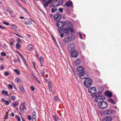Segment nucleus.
<instances>
[{
  "label": "nucleus",
  "mask_w": 121,
  "mask_h": 121,
  "mask_svg": "<svg viewBox=\"0 0 121 121\" xmlns=\"http://www.w3.org/2000/svg\"><path fill=\"white\" fill-rule=\"evenodd\" d=\"M77 69L79 73L78 74V75L82 79H83L85 78L84 76L87 75V73L86 74L85 72H84L83 68L80 66H79L77 68Z\"/></svg>",
  "instance_id": "obj_1"
},
{
  "label": "nucleus",
  "mask_w": 121,
  "mask_h": 121,
  "mask_svg": "<svg viewBox=\"0 0 121 121\" xmlns=\"http://www.w3.org/2000/svg\"><path fill=\"white\" fill-rule=\"evenodd\" d=\"M74 35L71 34L67 35L64 38L63 42L65 44H68L70 41L73 40L74 38Z\"/></svg>",
  "instance_id": "obj_2"
},
{
  "label": "nucleus",
  "mask_w": 121,
  "mask_h": 121,
  "mask_svg": "<svg viewBox=\"0 0 121 121\" xmlns=\"http://www.w3.org/2000/svg\"><path fill=\"white\" fill-rule=\"evenodd\" d=\"M85 80L83 82L84 85L86 87L88 88L90 87L92 83V80L89 78H85Z\"/></svg>",
  "instance_id": "obj_3"
},
{
  "label": "nucleus",
  "mask_w": 121,
  "mask_h": 121,
  "mask_svg": "<svg viewBox=\"0 0 121 121\" xmlns=\"http://www.w3.org/2000/svg\"><path fill=\"white\" fill-rule=\"evenodd\" d=\"M70 22L69 21H60L57 22L56 23V25L59 28H62L65 26L68 25L69 23Z\"/></svg>",
  "instance_id": "obj_4"
},
{
  "label": "nucleus",
  "mask_w": 121,
  "mask_h": 121,
  "mask_svg": "<svg viewBox=\"0 0 121 121\" xmlns=\"http://www.w3.org/2000/svg\"><path fill=\"white\" fill-rule=\"evenodd\" d=\"M105 97L103 95L97 96L95 97V101L98 104L104 101L105 99Z\"/></svg>",
  "instance_id": "obj_5"
},
{
  "label": "nucleus",
  "mask_w": 121,
  "mask_h": 121,
  "mask_svg": "<svg viewBox=\"0 0 121 121\" xmlns=\"http://www.w3.org/2000/svg\"><path fill=\"white\" fill-rule=\"evenodd\" d=\"M97 105L99 108L103 109L107 107L108 105V104L106 102L103 101L99 103V104H98Z\"/></svg>",
  "instance_id": "obj_6"
},
{
  "label": "nucleus",
  "mask_w": 121,
  "mask_h": 121,
  "mask_svg": "<svg viewBox=\"0 0 121 121\" xmlns=\"http://www.w3.org/2000/svg\"><path fill=\"white\" fill-rule=\"evenodd\" d=\"M67 48L69 52H72L75 50V45L73 43H70L68 45Z\"/></svg>",
  "instance_id": "obj_7"
},
{
  "label": "nucleus",
  "mask_w": 121,
  "mask_h": 121,
  "mask_svg": "<svg viewBox=\"0 0 121 121\" xmlns=\"http://www.w3.org/2000/svg\"><path fill=\"white\" fill-rule=\"evenodd\" d=\"M61 17V15L58 12H57L54 16V20L56 22L60 20Z\"/></svg>",
  "instance_id": "obj_8"
},
{
  "label": "nucleus",
  "mask_w": 121,
  "mask_h": 121,
  "mask_svg": "<svg viewBox=\"0 0 121 121\" xmlns=\"http://www.w3.org/2000/svg\"><path fill=\"white\" fill-rule=\"evenodd\" d=\"M88 92L91 94H95L97 92V90L95 87H91L88 89Z\"/></svg>",
  "instance_id": "obj_9"
},
{
  "label": "nucleus",
  "mask_w": 121,
  "mask_h": 121,
  "mask_svg": "<svg viewBox=\"0 0 121 121\" xmlns=\"http://www.w3.org/2000/svg\"><path fill=\"white\" fill-rule=\"evenodd\" d=\"M53 3L56 6H58L63 4V1L62 0H54Z\"/></svg>",
  "instance_id": "obj_10"
},
{
  "label": "nucleus",
  "mask_w": 121,
  "mask_h": 121,
  "mask_svg": "<svg viewBox=\"0 0 121 121\" xmlns=\"http://www.w3.org/2000/svg\"><path fill=\"white\" fill-rule=\"evenodd\" d=\"M114 112V111L113 109H107L104 111V113L105 115H109L112 114Z\"/></svg>",
  "instance_id": "obj_11"
},
{
  "label": "nucleus",
  "mask_w": 121,
  "mask_h": 121,
  "mask_svg": "<svg viewBox=\"0 0 121 121\" xmlns=\"http://www.w3.org/2000/svg\"><path fill=\"white\" fill-rule=\"evenodd\" d=\"M67 26L69 27L68 28H69V31L70 30L71 33L74 32V30L73 29V26L71 22H70L69 23L68 25H67Z\"/></svg>",
  "instance_id": "obj_12"
},
{
  "label": "nucleus",
  "mask_w": 121,
  "mask_h": 121,
  "mask_svg": "<svg viewBox=\"0 0 121 121\" xmlns=\"http://www.w3.org/2000/svg\"><path fill=\"white\" fill-rule=\"evenodd\" d=\"M70 52L71 53V56L73 58L76 57L78 56V52L75 50H74L72 52Z\"/></svg>",
  "instance_id": "obj_13"
},
{
  "label": "nucleus",
  "mask_w": 121,
  "mask_h": 121,
  "mask_svg": "<svg viewBox=\"0 0 121 121\" xmlns=\"http://www.w3.org/2000/svg\"><path fill=\"white\" fill-rule=\"evenodd\" d=\"M52 0H48L47 1H46L44 4H43V5L44 8H46L47 7L48 5L51 3Z\"/></svg>",
  "instance_id": "obj_14"
},
{
  "label": "nucleus",
  "mask_w": 121,
  "mask_h": 121,
  "mask_svg": "<svg viewBox=\"0 0 121 121\" xmlns=\"http://www.w3.org/2000/svg\"><path fill=\"white\" fill-rule=\"evenodd\" d=\"M112 118L110 116L105 117L103 119V121H111Z\"/></svg>",
  "instance_id": "obj_15"
},
{
  "label": "nucleus",
  "mask_w": 121,
  "mask_h": 121,
  "mask_svg": "<svg viewBox=\"0 0 121 121\" xmlns=\"http://www.w3.org/2000/svg\"><path fill=\"white\" fill-rule=\"evenodd\" d=\"M72 4V2L70 0H69L65 4L66 6L69 7L71 6Z\"/></svg>",
  "instance_id": "obj_16"
},
{
  "label": "nucleus",
  "mask_w": 121,
  "mask_h": 121,
  "mask_svg": "<svg viewBox=\"0 0 121 121\" xmlns=\"http://www.w3.org/2000/svg\"><path fill=\"white\" fill-rule=\"evenodd\" d=\"M105 95L106 96H108L109 97H111L112 95V94L111 92L107 91L105 92Z\"/></svg>",
  "instance_id": "obj_17"
},
{
  "label": "nucleus",
  "mask_w": 121,
  "mask_h": 121,
  "mask_svg": "<svg viewBox=\"0 0 121 121\" xmlns=\"http://www.w3.org/2000/svg\"><path fill=\"white\" fill-rule=\"evenodd\" d=\"M63 32L66 35L68 34L69 32V28H68L64 29Z\"/></svg>",
  "instance_id": "obj_18"
},
{
  "label": "nucleus",
  "mask_w": 121,
  "mask_h": 121,
  "mask_svg": "<svg viewBox=\"0 0 121 121\" xmlns=\"http://www.w3.org/2000/svg\"><path fill=\"white\" fill-rule=\"evenodd\" d=\"M10 26L12 27L13 29L15 31H18L17 29V28L15 25L13 24H11Z\"/></svg>",
  "instance_id": "obj_19"
},
{
  "label": "nucleus",
  "mask_w": 121,
  "mask_h": 121,
  "mask_svg": "<svg viewBox=\"0 0 121 121\" xmlns=\"http://www.w3.org/2000/svg\"><path fill=\"white\" fill-rule=\"evenodd\" d=\"M74 63L76 65H79L80 63V61L79 59H77L74 61Z\"/></svg>",
  "instance_id": "obj_20"
},
{
  "label": "nucleus",
  "mask_w": 121,
  "mask_h": 121,
  "mask_svg": "<svg viewBox=\"0 0 121 121\" xmlns=\"http://www.w3.org/2000/svg\"><path fill=\"white\" fill-rule=\"evenodd\" d=\"M28 49L31 51H32L33 50V47L32 44H30L28 46Z\"/></svg>",
  "instance_id": "obj_21"
},
{
  "label": "nucleus",
  "mask_w": 121,
  "mask_h": 121,
  "mask_svg": "<svg viewBox=\"0 0 121 121\" xmlns=\"http://www.w3.org/2000/svg\"><path fill=\"white\" fill-rule=\"evenodd\" d=\"M52 116L54 121H57V120H58L59 118L56 115H52Z\"/></svg>",
  "instance_id": "obj_22"
},
{
  "label": "nucleus",
  "mask_w": 121,
  "mask_h": 121,
  "mask_svg": "<svg viewBox=\"0 0 121 121\" xmlns=\"http://www.w3.org/2000/svg\"><path fill=\"white\" fill-rule=\"evenodd\" d=\"M20 7L23 10H24L25 12L27 13L28 14H29V13L28 12L24 7L22 5H20Z\"/></svg>",
  "instance_id": "obj_23"
},
{
  "label": "nucleus",
  "mask_w": 121,
  "mask_h": 121,
  "mask_svg": "<svg viewBox=\"0 0 121 121\" xmlns=\"http://www.w3.org/2000/svg\"><path fill=\"white\" fill-rule=\"evenodd\" d=\"M57 10L58 9L56 8H52L51 12L52 13H53L57 11Z\"/></svg>",
  "instance_id": "obj_24"
},
{
  "label": "nucleus",
  "mask_w": 121,
  "mask_h": 121,
  "mask_svg": "<svg viewBox=\"0 0 121 121\" xmlns=\"http://www.w3.org/2000/svg\"><path fill=\"white\" fill-rule=\"evenodd\" d=\"M48 88L50 91H51L52 90V86L51 83L49 82L48 84Z\"/></svg>",
  "instance_id": "obj_25"
},
{
  "label": "nucleus",
  "mask_w": 121,
  "mask_h": 121,
  "mask_svg": "<svg viewBox=\"0 0 121 121\" xmlns=\"http://www.w3.org/2000/svg\"><path fill=\"white\" fill-rule=\"evenodd\" d=\"M32 118H36V113L35 111H34L32 114Z\"/></svg>",
  "instance_id": "obj_26"
},
{
  "label": "nucleus",
  "mask_w": 121,
  "mask_h": 121,
  "mask_svg": "<svg viewBox=\"0 0 121 121\" xmlns=\"http://www.w3.org/2000/svg\"><path fill=\"white\" fill-rule=\"evenodd\" d=\"M19 87L20 90L23 93H24V88L22 85H21L19 86Z\"/></svg>",
  "instance_id": "obj_27"
},
{
  "label": "nucleus",
  "mask_w": 121,
  "mask_h": 121,
  "mask_svg": "<svg viewBox=\"0 0 121 121\" xmlns=\"http://www.w3.org/2000/svg\"><path fill=\"white\" fill-rule=\"evenodd\" d=\"M19 104V103L17 102H15L12 103V104L13 105V107L18 106Z\"/></svg>",
  "instance_id": "obj_28"
},
{
  "label": "nucleus",
  "mask_w": 121,
  "mask_h": 121,
  "mask_svg": "<svg viewBox=\"0 0 121 121\" xmlns=\"http://www.w3.org/2000/svg\"><path fill=\"white\" fill-rule=\"evenodd\" d=\"M2 93L4 94H6L7 96H9L8 95V92L4 90H2Z\"/></svg>",
  "instance_id": "obj_29"
},
{
  "label": "nucleus",
  "mask_w": 121,
  "mask_h": 121,
  "mask_svg": "<svg viewBox=\"0 0 121 121\" xmlns=\"http://www.w3.org/2000/svg\"><path fill=\"white\" fill-rule=\"evenodd\" d=\"M108 101L109 102H110L112 104H115V102L114 101L111 99H108Z\"/></svg>",
  "instance_id": "obj_30"
},
{
  "label": "nucleus",
  "mask_w": 121,
  "mask_h": 121,
  "mask_svg": "<svg viewBox=\"0 0 121 121\" xmlns=\"http://www.w3.org/2000/svg\"><path fill=\"white\" fill-rule=\"evenodd\" d=\"M15 72L17 74V75H19L20 74V72L17 69H16L14 70Z\"/></svg>",
  "instance_id": "obj_31"
},
{
  "label": "nucleus",
  "mask_w": 121,
  "mask_h": 121,
  "mask_svg": "<svg viewBox=\"0 0 121 121\" xmlns=\"http://www.w3.org/2000/svg\"><path fill=\"white\" fill-rule=\"evenodd\" d=\"M14 2L16 4L18 5L20 7V5H22L19 4L17 0H14Z\"/></svg>",
  "instance_id": "obj_32"
},
{
  "label": "nucleus",
  "mask_w": 121,
  "mask_h": 121,
  "mask_svg": "<svg viewBox=\"0 0 121 121\" xmlns=\"http://www.w3.org/2000/svg\"><path fill=\"white\" fill-rule=\"evenodd\" d=\"M6 8L7 10L10 13H12L13 12V10L8 7H6Z\"/></svg>",
  "instance_id": "obj_33"
},
{
  "label": "nucleus",
  "mask_w": 121,
  "mask_h": 121,
  "mask_svg": "<svg viewBox=\"0 0 121 121\" xmlns=\"http://www.w3.org/2000/svg\"><path fill=\"white\" fill-rule=\"evenodd\" d=\"M15 80L16 82H21L22 81L21 79L17 78H15Z\"/></svg>",
  "instance_id": "obj_34"
},
{
  "label": "nucleus",
  "mask_w": 121,
  "mask_h": 121,
  "mask_svg": "<svg viewBox=\"0 0 121 121\" xmlns=\"http://www.w3.org/2000/svg\"><path fill=\"white\" fill-rule=\"evenodd\" d=\"M25 24L26 25H29L32 24L31 22L30 21H28L27 22H24Z\"/></svg>",
  "instance_id": "obj_35"
},
{
  "label": "nucleus",
  "mask_w": 121,
  "mask_h": 121,
  "mask_svg": "<svg viewBox=\"0 0 121 121\" xmlns=\"http://www.w3.org/2000/svg\"><path fill=\"white\" fill-rule=\"evenodd\" d=\"M77 34L79 36V37H80V38L81 39H82V35L81 34V33L79 32H78L77 33Z\"/></svg>",
  "instance_id": "obj_36"
},
{
  "label": "nucleus",
  "mask_w": 121,
  "mask_h": 121,
  "mask_svg": "<svg viewBox=\"0 0 121 121\" xmlns=\"http://www.w3.org/2000/svg\"><path fill=\"white\" fill-rule=\"evenodd\" d=\"M21 45L19 43H17L16 44V47L17 48L19 49L21 47Z\"/></svg>",
  "instance_id": "obj_37"
},
{
  "label": "nucleus",
  "mask_w": 121,
  "mask_h": 121,
  "mask_svg": "<svg viewBox=\"0 0 121 121\" xmlns=\"http://www.w3.org/2000/svg\"><path fill=\"white\" fill-rule=\"evenodd\" d=\"M39 61L41 63V62H43V57L42 56H40V58L39 59Z\"/></svg>",
  "instance_id": "obj_38"
},
{
  "label": "nucleus",
  "mask_w": 121,
  "mask_h": 121,
  "mask_svg": "<svg viewBox=\"0 0 121 121\" xmlns=\"http://www.w3.org/2000/svg\"><path fill=\"white\" fill-rule=\"evenodd\" d=\"M3 23L5 25H6L7 26H9L10 25V24L8 22H3Z\"/></svg>",
  "instance_id": "obj_39"
},
{
  "label": "nucleus",
  "mask_w": 121,
  "mask_h": 121,
  "mask_svg": "<svg viewBox=\"0 0 121 121\" xmlns=\"http://www.w3.org/2000/svg\"><path fill=\"white\" fill-rule=\"evenodd\" d=\"M22 109L23 110H26V109L25 107V106L24 105V104H22Z\"/></svg>",
  "instance_id": "obj_40"
},
{
  "label": "nucleus",
  "mask_w": 121,
  "mask_h": 121,
  "mask_svg": "<svg viewBox=\"0 0 121 121\" xmlns=\"http://www.w3.org/2000/svg\"><path fill=\"white\" fill-rule=\"evenodd\" d=\"M54 99L55 101H58L59 100V99L58 97L57 96H55L54 97Z\"/></svg>",
  "instance_id": "obj_41"
},
{
  "label": "nucleus",
  "mask_w": 121,
  "mask_h": 121,
  "mask_svg": "<svg viewBox=\"0 0 121 121\" xmlns=\"http://www.w3.org/2000/svg\"><path fill=\"white\" fill-rule=\"evenodd\" d=\"M0 54L1 55H2L4 56H6L7 55L4 52H1Z\"/></svg>",
  "instance_id": "obj_42"
},
{
  "label": "nucleus",
  "mask_w": 121,
  "mask_h": 121,
  "mask_svg": "<svg viewBox=\"0 0 121 121\" xmlns=\"http://www.w3.org/2000/svg\"><path fill=\"white\" fill-rule=\"evenodd\" d=\"M15 117L17 119L18 121H21L20 118L19 116L16 115Z\"/></svg>",
  "instance_id": "obj_43"
},
{
  "label": "nucleus",
  "mask_w": 121,
  "mask_h": 121,
  "mask_svg": "<svg viewBox=\"0 0 121 121\" xmlns=\"http://www.w3.org/2000/svg\"><path fill=\"white\" fill-rule=\"evenodd\" d=\"M8 87L10 89H12L13 88L12 85L10 84H9Z\"/></svg>",
  "instance_id": "obj_44"
},
{
  "label": "nucleus",
  "mask_w": 121,
  "mask_h": 121,
  "mask_svg": "<svg viewBox=\"0 0 121 121\" xmlns=\"http://www.w3.org/2000/svg\"><path fill=\"white\" fill-rule=\"evenodd\" d=\"M12 99L13 100H15L16 99V97L14 96H12L11 97Z\"/></svg>",
  "instance_id": "obj_45"
},
{
  "label": "nucleus",
  "mask_w": 121,
  "mask_h": 121,
  "mask_svg": "<svg viewBox=\"0 0 121 121\" xmlns=\"http://www.w3.org/2000/svg\"><path fill=\"white\" fill-rule=\"evenodd\" d=\"M30 88L31 90L32 91H34L35 89V87L33 86H32L30 87Z\"/></svg>",
  "instance_id": "obj_46"
},
{
  "label": "nucleus",
  "mask_w": 121,
  "mask_h": 121,
  "mask_svg": "<svg viewBox=\"0 0 121 121\" xmlns=\"http://www.w3.org/2000/svg\"><path fill=\"white\" fill-rule=\"evenodd\" d=\"M5 104L6 105H9V101L7 100H6L5 102Z\"/></svg>",
  "instance_id": "obj_47"
},
{
  "label": "nucleus",
  "mask_w": 121,
  "mask_h": 121,
  "mask_svg": "<svg viewBox=\"0 0 121 121\" xmlns=\"http://www.w3.org/2000/svg\"><path fill=\"white\" fill-rule=\"evenodd\" d=\"M5 75L6 76H7L9 75L8 72H5L4 73Z\"/></svg>",
  "instance_id": "obj_48"
},
{
  "label": "nucleus",
  "mask_w": 121,
  "mask_h": 121,
  "mask_svg": "<svg viewBox=\"0 0 121 121\" xmlns=\"http://www.w3.org/2000/svg\"><path fill=\"white\" fill-rule=\"evenodd\" d=\"M33 76H34V80L36 81H38V79L37 78V77H36V76H34V75H33Z\"/></svg>",
  "instance_id": "obj_49"
},
{
  "label": "nucleus",
  "mask_w": 121,
  "mask_h": 121,
  "mask_svg": "<svg viewBox=\"0 0 121 121\" xmlns=\"http://www.w3.org/2000/svg\"><path fill=\"white\" fill-rule=\"evenodd\" d=\"M59 11L61 13L63 12V9L61 8H60L59 9Z\"/></svg>",
  "instance_id": "obj_50"
},
{
  "label": "nucleus",
  "mask_w": 121,
  "mask_h": 121,
  "mask_svg": "<svg viewBox=\"0 0 121 121\" xmlns=\"http://www.w3.org/2000/svg\"><path fill=\"white\" fill-rule=\"evenodd\" d=\"M17 41L19 43H21L22 42L21 39L20 38H18L17 39Z\"/></svg>",
  "instance_id": "obj_51"
},
{
  "label": "nucleus",
  "mask_w": 121,
  "mask_h": 121,
  "mask_svg": "<svg viewBox=\"0 0 121 121\" xmlns=\"http://www.w3.org/2000/svg\"><path fill=\"white\" fill-rule=\"evenodd\" d=\"M64 33H61L60 34V37L61 38H62L64 36Z\"/></svg>",
  "instance_id": "obj_52"
},
{
  "label": "nucleus",
  "mask_w": 121,
  "mask_h": 121,
  "mask_svg": "<svg viewBox=\"0 0 121 121\" xmlns=\"http://www.w3.org/2000/svg\"><path fill=\"white\" fill-rule=\"evenodd\" d=\"M23 61L24 63V64L25 65L27 66V64L25 60H23Z\"/></svg>",
  "instance_id": "obj_53"
},
{
  "label": "nucleus",
  "mask_w": 121,
  "mask_h": 121,
  "mask_svg": "<svg viewBox=\"0 0 121 121\" xmlns=\"http://www.w3.org/2000/svg\"><path fill=\"white\" fill-rule=\"evenodd\" d=\"M28 119L29 120H30L31 119V117L30 115H28Z\"/></svg>",
  "instance_id": "obj_54"
},
{
  "label": "nucleus",
  "mask_w": 121,
  "mask_h": 121,
  "mask_svg": "<svg viewBox=\"0 0 121 121\" xmlns=\"http://www.w3.org/2000/svg\"><path fill=\"white\" fill-rule=\"evenodd\" d=\"M63 30L62 29H60L58 30V31L60 33H61L63 32Z\"/></svg>",
  "instance_id": "obj_55"
},
{
  "label": "nucleus",
  "mask_w": 121,
  "mask_h": 121,
  "mask_svg": "<svg viewBox=\"0 0 121 121\" xmlns=\"http://www.w3.org/2000/svg\"><path fill=\"white\" fill-rule=\"evenodd\" d=\"M14 44L13 42L12 41L10 43H9V44L10 45H13Z\"/></svg>",
  "instance_id": "obj_56"
},
{
  "label": "nucleus",
  "mask_w": 121,
  "mask_h": 121,
  "mask_svg": "<svg viewBox=\"0 0 121 121\" xmlns=\"http://www.w3.org/2000/svg\"><path fill=\"white\" fill-rule=\"evenodd\" d=\"M20 56L21 57V58L23 61L25 60L24 58L22 55L21 56Z\"/></svg>",
  "instance_id": "obj_57"
},
{
  "label": "nucleus",
  "mask_w": 121,
  "mask_h": 121,
  "mask_svg": "<svg viewBox=\"0 0 121 121\" xmlns=\"http://www.w3.org/2000/svg\"><path fill=\"white\" fill-rule=\"evenodd\" d=\"M44 73H45V72H44V71L43 72H42V73L41 74L43 77H44L45 76V75L44 74Z\"/></svg>",
  "instance_id": "obj_58"
},
{
  "label": "nucleus",
  "mask_w": 121,
  "mask_h": 121,
  "mask_svg": "<svg viewBox=\"0 0 121 121\" xmlns=\"http://www.w3.org/2000/svg\"><path fill=\"white\" fill-rule=\"evenodd\" d=\"M4 66H1L0 67V69L1 70H3L4 69Z\"/></svg>",
  "instance_id": "obj_59"
},
{
  "label": "nucleus",
  "mask_w": 121,
  "mask_h": 121,
  "mask_svg": "<svg viewBox=\"0 0 121 121\" xmlns=\"http://www.w3.org/2000/svg\"><path fill=\"white\" fill-rule=\"evenodd\" d=\"M7 118H8L7 116V115L5 116V117H4V119L6 120L7 119Z\"/></svg>",
  "instance_id": "obj_60"
},
{
  "label": "nucleus",
  "mask_w": 121,
  "mask_h": 121,
  "mask_svg": "<svg viewBox=\"0 0 121 121\" xmlns=\"http://www.w3.org/2000/svg\"><path fill=\"white\" fill-rule=\"evenodd\" d=\"M11 116L12 117H13L14 116V114L13 113H11Z\"/></svg>",
  "instance_id": "obj_61"
},
{
  "label": "nucleus",
  "mask_w": 121,
  "mask_h": 121,
  "mask_svg": "<svg viewBox=\"0 0 121 121\" xmlns=\"http://www.w3.org/2000/svg\"><path fill=\"white\" fill-rule=\"evenodd\" d=\"M13 61H14V62H17V61H18V60L15 59H13Z\"/></svg>",
  "instance_id": "obj_62"
},
{
  "label": "nucleus",
  "mask_w": 121,
  "mask_h": 121,
  "mask_svg": "<svg viewBox=\"0 0 121 121\" xmlns=\"http://www.w3.org/2000/svg\"><path fill=\"white\" fill-rule=\"evenodd\" d=\"M32 121H36V118H32Z\"/></svg>",
  "instance_id": "obj_63"
},
{
  "label": "nucleus",
  "mask_w": 121,
  "mask_h": 121,
  "mask_svg": "<svg viewBox=\"0 0 121 121\" xmlns=\"http://www.w3.org/2000/svg\"><path fill=\"white\" fill-rule=\"evenodd\" d=\"M2 100L4 102H5L6 100H5L4 99V98H2Z\"/></svg>",
  "instance_id": "obj_64"
}]
</instances>
